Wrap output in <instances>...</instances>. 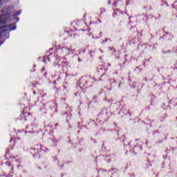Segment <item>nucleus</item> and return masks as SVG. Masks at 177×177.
Returning <instances> with one entry per match:
<instances>
[{
  "label": "nucleus",
  "mask_w": 177,
  "mask_h": 177,
  "mask_svg": "<svg viewBox=\"0 0 177 177\" xmlns=\"http://www.w3.org/2000/svg\"><path fill=\"white\" fill-rule=\"evenodd\" d=\"M62 52L64 53H66V55H68V53H71V48H68L67 47H63Z\"/></svg>",
  "instance_id": "nucleus-1"
},
{
  "label": "nucleus",
  "mask_w": 177,
  "mask_h": 177,
  "mask_svg": "<svg viewBox=\"0 0 177 177\" xmlns=\"http://www.w3.org/2000/svg\"><path fill=\"white\" fill-rule=\"evenodd\" d=\"M3 27H0V37L2 36V32H3V31H5V29H3Z\"/></svg>",
  "instance_id": "nucleus-2"
},
{
  "label": "nucleus",
  "mask_w": 177,
  "mask_h": 177,
  "mask_svg": "<svg viewBox=\"0 0 177 177\" xmlns=\"http://www.w3.org/2000/svg\"><path fill=\"white\" fill-rule=\"evenodd\" d=\"M20 13H21L20 12H15L14 14H12V16H14V17H16V16H19Z\"/></svg>",
  "instance_id": "nucleus-3"
},
{
  "label": "nucleus",
  "mask_w": 177,
  "mask_h": 177,
  "mask_svg": "<svg viewBox=\"0 0 177 177\" xmlns=\"http://www.w3.org/2000/svg\"><path fill=\"white\" fill-rule=\"evenodd\" d=\"M13 28H12V26H10V31H12L13 30H16V26L15 25H12Z\"/></svg>",
  "instance_id": "nucleus-4"
}]
</instances>
